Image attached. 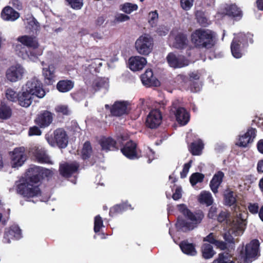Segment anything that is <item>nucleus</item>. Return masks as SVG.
Masks as SVG:
<instances>
[{"instance_id": "1", "label": "nucleus", "mask_w": 263, "mask_h": 263, "mask_svg": "<svg viewBox=\"0 0 263 263\" xmlns=\"http://www.w3.org/2000/svg\"><path fill=\"white\" fill-rule=\"evenodd\" d=\"M41 173L42 167L31 166L26 173V178L17 182V193L33 203L39 200L37 198L41 200V192L37 184L41 180Z\"/></svg>"}, {"instance_id": "2", "label": "nucleus", "mask_w": 263, "mask_h": 263, "mask_svg": "<svg viewBox=\"0 0 263 263\" xmlns=\"http://www.w3.org/2000/svg\"><path fill=\"white\" fill-rule=\"evenodd\" d=\"M22 94L18 99V103L21 106L25 107L31 105L33 97L42 98L45 96L42 83L35 77L28 80L22 87Z\"/></svg>"}, {"instance_id": "3", "label": "nucleus", "mask_w": 263, "mask_h": 263, "mask_svg": "<svg viewBox=\"0 0 263 263\" xmlns=\"http://www.w3.org/2000/svg\"><path fill=\"white\" fill-rule=\"evenodd\" d=\"M239 216L240 217L235 218L232 221L230 219L227 220V214L225 212H221L218 216V220L220 222L225 220H227V224L224 228L227 232L223 234V237L228 243L233 242V237L232 234L234 236H239L243 233L246 223L245 220L240 217V214Z\"/></svg>"}, {"instance_id": "4", "label": "nucleus", "mask_w": 263, "mask_h": 263, "mask_svg": "<svg viewBox=\"0 0 263 263\" xmlns=\"http://www.w3.org/2000/svg\"><path fill=\"white\" fill-rule=\"evenodd\" d=\"M178 210L184 216L186 219H178L176 226L178 231L187 232L192 230L200 223L203 217L201 212L194 213L184 204L177 205Z\"/></svg>"}, {"instance_id": "5", "label": "nucleus", "mask_w": 263, "mask_h": 263, "mask_svg": "<svg viewBox=\"0 0 263 263\" xmlns=\"http://www.w3.org/2000/svg\"><path fill=\"white\" fill-rule=\"evenodd\" d=\"M215 33L209 29H198L191 34V42L198 48L209 49L215 45Z\"/></svg>"}, {"instance_id": "6", "label": "nucleus", "mask_w": 263, "mask_h": 263, "mask_svg": "<svg viewBox=\"0 0 263 263\" xmlns=\"http://www.w3.org/2000/svg\"><path fill=\"white\" fill-rule=\"evenodd\" d=\"M253 34L249 32H240L235 34L231 45V52L235 58L239 59L242 57L244 49L248 46L249 43H253Z\"/></svg>"}, {"instance_id": "7", "label": "nucleus", "mask_w": 263, "mask_h": 263, "mask_svg": "<svg viewBox=\"0 0 263 263\" xmlns=\"http://www.w3.org/2000/svg\"><path fill=\"white\" fill-rule=\"evenodd\" d=\"M45 139L50 146H57L60 148L66 147L68 143V136L63 128L55 129L52 134H46Z\"/></svg>"}, {"instance_id": "8", "label": "nucleus", "mask_w": 263, "mask_h": 263, "mask_svg": "<svg viewBox=\"0 0 263 263\" xmlns=\"http://www.w3.org/2000/svg\"><path fill=\"white\" fill-rule=\"evenodd\" d=\"M135 47L139 54L147 56L153 50V39L148 34H143L136 40Z\"/></svg>"}, {"instance_id": "9", "label": "nucleus", "mask_w": 263, "mask_h": 263, "mask_svg": "<svg viewBox=\"0 0 263 263\" xmlns=\"http://www.w3.org/2000/svg\"><path fill=\"white\" fill-rule=\"evenodd\" d=\"M15 51L18 57L23 60H29L35 62L39 57L43 54V49L41 48H29L28 49L26 47L22 45L17 44L15 45Z\"/></svg>"}, {"instance_id": "10", "label": "nucleus", "mask_w": 263, "mask_h": 263, "mask_svg": "<svg viewBox=\"0 0 263 263\" xmlns=\"http://www.w3.org/2000/svg\"><path fill=\"white\" fill-rule=\"evenodd\" d=\"M26 72V69L22 65L15 63L7 69L6 77L11 82H16L23 78Z\"/></svg>"}, {"instance_id": "11", "label": "nucleus", "mask_w": 263, "mask_h": 263, "mask_svg": "<svg viewBox=\"0 0 263 263\" xmlns=\"http://www.w3.org/2000/svg\"><path fill=\"white\" fill-rule=\"evenodd\" d=\"M106 109H109L112 115H124L130 114L132 109L130 104L126 101H116L111 107L105 105Z\"/></svg>"}, {"instance_id": "12", "label": "nucleus", "mask_w": 263, "mask_h": 263, "mask_svg": "<svg viewBox=\"0 0 263 263\" xmlns=\"http://www.w3.org/2000/svg\"><path fill=\"white\" fill-rule=\"evenodd\" d=\"M10 165L12 168H18L22 166L27 159L23 147L15 148L10 152Z\"/></svg>"}, {"instance_id": "13", "label": "nucleus", "mask_w": 263, "mask_h": 263, "mask_svg": "<svg viewBox=\"0 0 263 263\" xmlns=\"http://www.w3.org/2000/svg\"><path fill=\"white\" fill-rule=\"evenodd\" d=\"M167 62L171 67L180 68L189 65L190 62L184 56L175 52H171L166 57Z\"/></svg>"}, {"instance_id": "14", "label": "nucleus", "mask_w": 263, "mask_h": 263, "mask_svg": "<svg viewBox=\"0 0 263 263\" xmlns=\"http://www.w3.org/2000/svg\"><path fill=\"white\" fill-rule=\"evenodd\" d=\"M259 242L254 239L246 246V253L244 260L246 263L251 262L253 259H255L259 255Z\"/></svg>"}, {"instance_id": "15", "label": "nucleus", "mask_w": 263, "mask_h": 263, "mask_svg": "<svg viewBox=\"0 0 263 263\" xmlns=\"http://www.w3.org/2000/svg\"><path fill=\"white\" fill-rule=\"evenodd\" d=\"M169 42L173 47L178 49H181L186 47L188 40L185 34L173 31L170 35Z\"/></svg>"}, {"instance_id": "16", "label": "nucleus", "mask_w": 263, "mask_h": 263, "mask_svg": "<svg viewBox=\"0 0 263 263\" xmlns=\"http://www.w3.org/2000/svg\"><path fill=\"white\" fill-rule=\"evenodd\" d=\"M220 14L228 15L233 17L240 18L242 17V13L240 8L235 4H226L221 5L220 10L217 13L216 17H219Z\"/></svg>"}, {"instance_id": "17", "label": "nucleus", "mask_w": 263, "mask_h": 263, "mask_svg": "<svg viewBox=\"0 0 263 263\" xmlns=\"http://www.w3.org/2000/svg\"><path fill=\"white\" fill-rule=\"evenodd\" d=\"M121 152L126 158L132 160L138 159L142 156L138 152L136 144L132 141L127 142L121 148Z\"/></svg>"}, {"instance_id": "18", "label": "nucleus", "mask_w": 263, "mask_h": 263, "mask_svg": "<svg viewBox=\"0 0 263 263\" xmlns=\"http://www.w3.org/2000/svg\"><path fill=\"white\" fill-rule=\"evenodd\" d=\"M30 152L34 155L39 162L50 164H53L44 148L39 146H34L31 148Z\"/></svg>"}, {"instance_id": "19", "label": "nucleus", "mask_w": 263, "mask_h": 263, "mask_svg": "<svg viewBox=\"0 0 263 263\" xmlns=\"http://www.w3.org/2000/svg\"><path fill=\"white\" fill-rule=\"evenodd\" d=\"M146 64V58L139 55L132 57L128 60L129 68L134 71L142 70Z\"/></svg>"}, {"instance_id": "20", "label": "nucleus", "mask_w": 263, "mask_h": 263, "mask_svg": "<svg viewBox=\"0 0 263 263\" xmlns=\"http://www.w3.org/2000/svg\"><path fill=\"white\" fill-rule=\"evenodd\" d=\"M79 167V164L76 162L71 163H65L60 165V173L62 176L68 178L77 173Z\"/></svg>"}, {"instance_id": "21", "label": "nucleus", "mask_w": 263, "mask_h": 263, "mask_svg": "<svg viewBox=\"0 0 263 263\" xmlns=\"http://www.w3.org/2000/svg\"><path fill=\"white\" fill-rule=\"evenodd\" d=\"M255 136V129L253 128H250L245 134L239 136V138L237 143V145L240 147H247L249 144L252 143L253 141Z\"/></svg>"}, {"instance_id": "22", "label": "nucleus", "mask_w": 263, "mask_h": 263, "mask_svg": "<svg viewBox=\"0 0 263 263\" xmlns=\"http://www.w3.org/2000/svg\"><path fill=\"white\" fill-rule=\"evenodd\" d=\"M141 80L142 84L147 87L158 86L160 85L159 81L154 77L151 69H147L141 76Z\"/></svg>"}, {"instance_id": "23", "label": "nucleus", "mask_w": 263, "mask_h": 263, "mask_svg": "<svg viewBox=\"0 0 263 263\" xmlns=\"http://www.w3.org/2000/svg\"><path fill=\"white\" fill-rule=\"evenodd\" d=\"M1 16L4 21L13 22L19 18L20 14L12 7L6 6L3 9Z\"/></svg>"}, {"instance_id": "24", "label": "nucleus", "mask_w": 263, "mask_h": 263, "mask_svg": "<svg viewBox=\"0 0 263 263\" xmlns=\"http://www.w3.org/2000/svg\"><path fill=\"white\" fill-rule=\"evenodd\" d=\"M17 41L21 43L23 46L29 48H36L40 46L37 39L33 36L22 35L17 37Z\"/></svg>"}, {"instance_id": "25", "label": "nucleus", "mask_w": 263, "mask_h": 263, "mask_svg": "<svg viewBox=\"0 0 263 263\" xmlns=\"http://www.w3.org/2000/svg\"><path fill=\"white\" fill-rule=\"evenodd\" d=\"M224 173L221 171H218L215 174L210 181V186L214 194L218 193V189L222 182Z\"/></svg>"}, {"instance_id": "26", "label": "nucleus", "mask_w": 263, "mask_h": 263, "mask_svg": "<svg viewBox=\"0 0 263 263\" xmlns=\"http://www.w3.org/2000/svg\"><path fill=\"white\" fill-rule=\"evenodd\" d=\"M103 150L105 151H114L116 148V142L112 138L103 137L99 141Z\"/></svg>"}, {"instance_id": "27", "label": "nucleus", "mask_w": 263, "mask_h": 263, "mask_svg": "<svg viewBox=\"0 0 263 263\" xmlns=\"http://www.w3.org/2000/svg\"><path fill=\"white\" fill-rule=\"evenodd\" d=\"M179 247L182 252L189 256H194L197 254L195 245L187 241H183L179 244Z\"/></svg>"}, {"instance_id": "28", "label": "nucleus", "mask_w": 263, "mask_h": 263, "mask_svg": "<svg viewBox=\"0 0 263 263\" xmlns=\"http://www.w3.org/2000/svg\"><path fill=\"white\" fill-rule=\"evenodd\" d=\"M55 69V67L52 64L47 67H43L42 69L43 75L48 84H51L54 81Z\"/></svg>"}, {"instance_id": "29", "label": "nucleus", "mask_w": 263, "mask_h": 263, "mask_svg": "<svg viewBox=\"0 0 263 263\" xmlns=\"http://www.w3.org/2000/svg\"><path fill=\"white\" fill-rule=\"evenodd\" d=\"M108 83V79L98 78L93 81L92 88L95 90L104 89L106 91L109 87Z\"/></svg>"}, {"instance_id": "30", "label": "nucleus", "mask_w": 263, "mask_h": 263, "mask_svg": "<svg viewBox=\"0 0 263 263\" xmlns=\"http://www.w3.org/2000/svg\"><path fill=\"white\" fill-rule=\"evenodd\" d=\"M204 148V143L201 139H198L193 142L189 147L192 155L195 156L200 155Z\"/></svg>"}, {"instance_id": "31", "label": "nucleus", "mask_w": 263, "mask_h": 263, "mask_svg": "<svg viewBox=\"0 0 263 263\" xmlns=\"http://www.w3.org/2000/svg\"><path fill=\"white\" fill-rule=\"evenodd\" d=\"M162 116H146V126L151 129L157 128L160 124Z\"/></svg>"}, {"instance_id": "32", "label": "nucleus", "mask_w": 263, "mask_h": 263, "mask_svg": "<svg viewBox=\"0 0 263 263\" xmlns=\"http://www.w3.org/2000/svg\"><path fill=\"white\" fill-rule=\"evenodd\" d=\"M74 83L71 80L60 81L57 85V88L59 91L62 92H66L73 88Z\"/></svg>"}, {"instance_id": "33", "label": "nucleus", "mask_w": 263, "mask_h": 263, "mask_svg": "<svg viewBox=\"0 0 263 263\" xmlns=\"http://www.w3.org/2000/svg\"><path fill=\"white\" fill-rule=\"evenodd\" d=\"M131 205L127 202H124L121 204L116 205L111 208L110 210L109 215L111 216H114L116 214L121 213L122 212L131 209Z\"/></svg>"}, {"instance_id": "34", "label": "nucleus", "mask_w": 263, "mask_h": 263, "mask_svg": "<svg viewBox=\"0 0 263 263\" xmlns=\"http://www.w3.org/2000/svg\"><path fill=\"white\" fill-rule=\"evenodd\" d=\"M52 116H37L34 122L41 128L48 126L52 122Z\"/></svg>"}, {"instance_id": "35", "label": "nucleus", "mask_w": 263, "mask_h": 263, "mask_svg": "<svg viewBox=\"0 0 263 263\" xmlns=\"http://www.w3.org/2000/svg\"><path fill=\"white\" fill-rule=\"evenodd\" d=\"M198 200L200 203L207 206L211 205L213 202L212 194L208 191H202L199 196Z\"/></svg>"}, {"instance_id": "36", "label": "nucleus", "mask_w": 263, "mask_h": 263, "mask_svg": "<svg viewBox=\"0 0 263 263\" xmlns=\"http://www.w3.org/2000/svg\"><path fill=\"white\" fill-rule=\"evenodd\" d=\"M138 6L136 4L126 2L120 6V10L126 14H130L137 10Z\"/></svg>"}, {"instance_id": "37", "label": "nucleus", "mask_w": 263, "mask_h": 263, "mask_svg": "<svg viewBox=\"0 0 263 263\" xmlns=\"http://www.w3.org/2000/svg\"><path fill=\"white\" fill-rule=\"evenodd\" d=\"M202 256L205 259L212 258L215 252L213 249V247L211 244L204 243L202 247Z\"/></svg>"}, {"instance_id": "38", "label": "nucleus", "mask_w": 263, "mask_h": 263, "mask_svg": "<svg viewBox=\"0 0 263 263\" xmlns=\"http://www.w3.org/2000/svg\"><path fill=\"white\" fill-rule=\"evenodd\" d=\"M225 204L231 206L236 201V195L231 190H227L224 195Z\"/></svg>"}, {"instance_id": "39", "label": "nucleus", "mask_w": 263, "mask_h": 263, "mask_svg": "<svg viewBox=\"0 0 263 263\" xmlns=\"http://www.w3.org/2000/svg\"><path fill=\"white\" fill-rule=\"evenodd\" d=\"M159 15L157 10L151 11L148 15V23L152 27H156L158 22Z\"/></svg>"}, {"instance_id": "40", "label": "nucleus", "mask_w": 263, "mask_h": 263, "mask_svg": "<svg viewBox=\"0 0 263 263\" xmlns=\"http://www.w3.org/2000/svg\"><path fill=\"white\" fill-rule=\"evenodd\" d=\"M196 17L197 22L201 26L205 27L209 25L210 22L202 11H197L196 13Z\"/></svg>"}, {"instance_id": "41", "label": "nucleus", "mask_w": 263, "mask_h": 263, "mask_svg": "<svg viewBox=\"0 0 263 263\" xmlns=\"http://www.w3.org/2000/svg\"><path fill=\"white\" fill-rule=\"evenodd\" d=\"M92 153V148L88 141L85 142L82 150V157L83 159L88 158Z\"/></svg>"}, {"instance_id": "42", "label": "nucleus", "mask_w": 263, "mask_h": 263, "mask_svg": "<svg viewBox=\"0 0 263 263\" xmlns=\"http://www.w3.org/2000/svg\"><path fill=\"white\" fill-rule=\"evenodd\" d=\"M103 227H104V226L102 217L100 215L96 216L94 218V232L96 233L100 232Z\"/></svg>"}, {"instance_id": "43", "label": "nucleus", "mask_w": 263, "mask_h": 263, "mask_svg": "<svg viewBox=\"0 0 263 263\" xmlns=\"http://www.w3.org/2000/svg\"><path fill=\"white\" fill-rule=\"evenodd\" d=\"M213 263H234V262L231 259L228 253H221L219 254L218 258L214 260Z\"/></svg>"}, {"instance_id": "44", "label": "nucleus", "mask_w": 263, "mask_h": 263, "mask_svg": "<svg viewBox=\"0 0 263 263\" xmlns=\"http://www.w3.org/2000/svg\"><path fill=\"white\" fill-rule=\"evenodd\" d=\"M204 178V175L199 173H195L193 174L190 178V181L192 185L194 186L199 182H201Z\"/></svg>"}, {"instance_id": "45", "label": "nucleus", "mask_w": 263, "mask_h": 263, "mask_svg": "<svg viewBox=\"0 0 263 263\" xmlns=\"http://www.w3.org/2000/svg\"><path fill=\"white\" fill-rule=\"evenodd\" d=\"M6 97L10 101L14 102L18 101L19 97L17 93L11 88H8L6 91Z\"/></svg>"}, {"instance_id": "46", "label": "nucleus", "mask_w": 263, "mask_h": 263, "mask_svg": "<svg viewBox=\"0 0 263 263\" xmlns=\"http://www.w3.org/2000/svg\"><path fill=\"white\" fill-rule=\"evenodd\" d=\"M13 232L9 228H7L5 230L3 242L5 243H10L11 242V240L15 239L14 236Z\"/></svg>"}, {"instance_id": "47", "label": "nucleus", "mask_w": 263, "mask_h": 263, "mask_svg": "<svg viewBox=\"0 0 263 263\" xmlns=\"http://www.w3.org/2000/svg\"><path fill=\"white\" fill-rule=\"evenodd\" d=\"M9 229L13 232L15 239L18 240L22 237V230L17 225L13 224L9 227Z\"/></svg>"}, {"instance_id": "48", "label": "nucleus", "mask_w": 263, "mask_h": 263, "mask_svg": "<svg viewBox=\"0 0 263 263\" xmlns=\"http://www.w3.org/2000/svg\"><path fill=\"white\" fill-rule=\"evenodd\" d=\"M56 112L63 115H67L71 113V110L67 105H60L57 106L55 108Z\"/></svg>"}, {"instance_id": "49", "label": "nucleus", "mask_w": 263, "mask_h": 263, "mask_svg": "<svg viewBox=\"0 0 263 263\" xmlns=\"http://www.w3.org/2000/svg\"><path fill=\"white\" fill-rule=\"evenodd\" d=\"M171 114H174V115H188V112L183 107H177L173 106L171 109Z\"/></svg>"}, {"instance_id": "50", "label": "nucleus", "mask_w": 263, "mask_h": 263, "mask_svg": "<svg viewBox=\"0 0 263 263\" xmlns=\"http://www.w3.org/2000/svg\"><path fill=\"white\" fill-rule=\"evenodd\" d=\"M69 5L74 9H80L83 6V0H66Z\"/></svg>"}, {"instance_id": "51", "label": "nucleus", "mask_w": 263, "mask_h": 263, "mask_svg": "<svg viewBox=\"0 0 263 263\" xmlns=\"http://www.w3.org/2000/svg\"><path fill=\"white\" fill-rule=\"evenodd\" d=\"M194 0H180L181 7L184 10H189L193 5Z\"/></svg>"}, {"instance_id": "52", "label": "nucleus", "mask_w": 263, "mask_h": 263, "mask_svg": "<svg viewBox=\"0 0 263 263\" xmlns=\"http://www.w3.org/2000/svg\"><path fill=\"white\" fill-rule=\"evenodd\" d=\"M130 19V16L123 13H117L115 16V21L117 23L126 22Z\"/></svg>"}, {"instance_id": "53", "label": "nucleus", "mask_w": 263, "mask_h": 263, "mask_svg": "<svg viewBox=\"0 0 263 263\" xmlns=\"http://www.w3.org/2000/svg\"><path fill=\"white\" fill-rule=\"evenodd\" d=\"M176 122L181 126L186 125L190 120V116H173Z\"/></svg>"}, {"instance_id": "54", "label": "nucleus", "mask_w": 263, "mask_h": 263, "mask_svg": "<svg viewBox=\"0 0 263 263\" xmlns=\"http://www.w3.org/2000/svg\"><path fill=\"white\" fill-rule=\"evenodd\" d=\"M259 207L257 203H250L248 205V210L252 214H258Z\"/></svg>"}, {"instance_id": "55", "label": "nucleus", "mask_w": 263, "mask_h": 263, "mask_svg": "<svg viewBox=\"0 0 263 263\" xmlns=\"http://www.w3.org/2000/svg\"><path fill=\"white\" fill-rule=\"evenodd\" d=\"M42 133V132L41 130L38 127L36 126H33L29 128L28 131V136H40L41 135Z\"/></svg>"}, {"instance_id": "56", "label": "nucleus", "mask_w": 263, "mask_h": 263, "mask_svg": "<svg viewBox=\"0 0 263 263\" xmlns=\"http://www.w3.org/2000/svg\"><path fill=\"white\" fill-rule=\"evenodd\" d=\"M192 161H190L189 162L184 164L182 171L180 172V176L182 178H184L186 177L189 170L191 166Z\"/></svg>"}, {"instance_id": "57", "label": "nucleus", "mask_w": 263, "mask_h": 263, "mask_svg": "<svg viewBox=\"0 0 263 263\" xmlns=\"http://www.w3.org/2000/svg\"><path fill=\"white\" fill-rule=\"evenodd\" d=\"M145 154L144 156L148 158L147 162L151 163L152 161L155 158V153L153 151L152 149L149 147H147L145 150Z\"/></svg>"}, {"instance_id": "58", "label": "nucleus", "mask_w": 263, "mask_h": 263, "mask_svg": "<svg viewBox=\"0 0 263 263\" xmlns=\"http://www.w3.org/2000/svg\"><path fill=\"white\" fill-rule=\"evenodd\" d=\"M145 154L144 156L148 158L147 162L151 163L152 161L155 158V153L153 151L152 149L149 147H147L145 150Z\"/></svg>"}, {"instance_id": "59", "label": "nucleus", "mask_w": 263, "mask_h": 263, "mask_svg": "<svg viewBox=\"0 0 263 263\" xmlns=\"http://www.w3.org/2000/svg\"><path fill=\"white\" fill-rule=\"evenodd\" d=\"M53 175V172L52 170L43 168L42 167V173L41 174V178H49L52 177Z\"/></svg>"}, {"instance_id": "60", "label": "nucleus", "mask_w": 263, "mask_h": 263, "mask_svg": "<svg viewBox=\"0 0 263 263\" xmlns=\"http://www.w3.org/2000/svg\"><path fill=\"white\" fill-rule=\"evenodd\" d=\"M144 114H147V115H162V112L158 109H150L148 108L147 110L145 111Z\"/></svg>"}, {"instance_id": "61", "label": "nucleus", "mask_w": 263, "mask_h": 263, "mask_svg": "<svg viewBox=\"0 0 263 263\" xmlns=\"http://www.w3.org/2000/svg\"><path fill=\"white\" fill-rule=\"evenodd\" d=\"M253 122L256 124L258 127L261 128L263 130V118L260 116H255V118L253 120Z\"/></svg>"}, {"instance_id": "62", "label": "nucleus", "mask_w": 263, "mask_h": 263, "mask_svg": "<svg viewBox=\"0 0 263 263\" xmlns=\"http://www.w3.org/2000/svg\"><path fill=\"white\" fill-rule=\"evenodd\" d=\"M182 196V190L181 187H177L175 190V193L173 195V198L177 200L180 198H181Z\"/></svg>"}, {"instance_id": "63", "label": "nucleus", "mask_w": 263, "mask_h": 263, "mask_svg": "<svg viewBox=\"0 0 263 263\" xmlns=\"http://www.w3.org/2000/svg\"><path fill=\"white\" fill-rule=\"evenodd\" d=\"M216 239H215L212 233H210L206 237L204 238V241H208L211 244L215 245Z\"/></svg>"}, {"instance_id": "64", "label": "nucleus", "mask_w": 263, "mask_h": 263, "mask_svg": "<svg viewBox=\"0 0 263 263\" xmlns=\"http://www.w3.org/2000/svg\"><path fill=\"white\" fill-rule=\"evenodd\" d=\"M214 245L221 250H224L227 248V243L222 241L217 240Z\"/></svg>"}]
</instances>
